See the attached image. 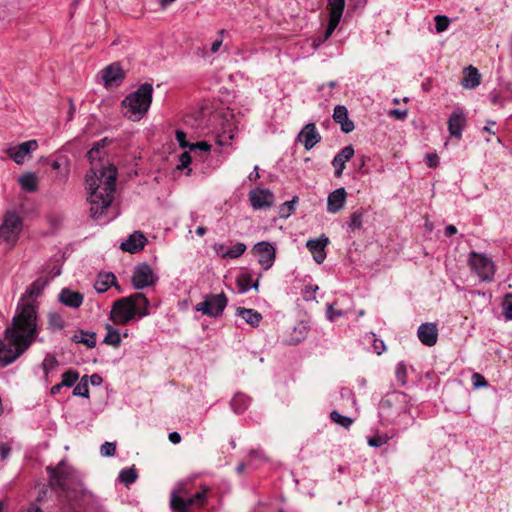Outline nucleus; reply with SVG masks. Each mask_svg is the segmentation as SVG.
<instances>
[{"label":"nucleus","mask_w":512,"mask_h":512,"mask_svg":"<svg viewBox=\"0 0 512 512\" xmlns=\"http://www.w3.org/2000/svg\"><path fill=\"white\" fill-rule=\"evenodd\" d=\"M46 286V281L35 280L30 284L19 301L10 326L0 339V363L4 366L17 360L34 343L39 334L36 306L26 302L27 298H37Z\"/></svg>","instance_id":"nucleus-1"},{"label":"nucleus","mask_w":512,"mask_h":512,"mask_svg":"<svg viewBox=\"0 0 512 512\" xmlns=\"http://www.w3.org/2000/svg\"><path fill=\"white\" fill-rule=\"evenodd\" d=\"M52 489L61 490L62 512H83L94 500V495L84 488L78 472L60 461L57 466H47Z\"/></svg>","instance_id":"nucleus-2"},{"label":"nucleus","mask_w":512,"mask_h":512,"mask_svg":"<svg viewBox=\"0 0 512 512\" xmlns=\"http://www.w3.org/2000/svg\"><path fill=\"white\" fill-rule=\"evenodd\" d=\"M117 170L114 166L94 165L86 175L89 190L90 216L99 220L114 200Z\"/></svg>","instance_id":"nucleus-3"},{"label":"nucleus","mask_w":512,"mask_h":512,"mask_svg":"<svg viewBox=\"0 0 512 512\" xmlns=\"http://www.w3.org/2000/svg\"><path fill=\"white\" fill-rule=\"evenodd\" d=\"M149 301L143 293L137 292L117 299L112 306L111 319L115 324L125 325L135 316L149 315Z\"/></svg>","instance_id":"nucleus-4"},{"label":"nucleus","mask_w":512,"mask_h":512,"mask_svg":"<svg viewBox=\"0 0 512 512\" xmlns=\"http://www.w3.org/2000/svg\"><path fill=\"white\" fill-rule=\"evenodd\" d=\"M153 99V85L145 82L122 100L123 113L132 121L141 120L148 112Z\"/></svg>","instance_id":"nucleus-5"},{"label":"nucleus","mask_w":512,"mask_h":512,"mask_svg":"<svg viewBox=\"0 0 512 512\" xmlns=\"http://www.w3.org/2000/svg\"><path fill=\"white\" fill-rule=\"evenodd\" d=\"M411 398L402 391L386 393L378 407V414L382 421L396 423L403 415L410 414Z\"/></svg>","instance_id":"nucleus-6"},{"label":"nucleus","mask_w":512,"mask_h":512,"mask_svg":"<svg viewBox=\"0 0 512 512\" xmlns=\"http://www.w3.org/2000/svg\"><path fill=\"white\" fill-rule=\"evenodd\" d=\"M209 487L202 486L201 490L192 496H188V492L184 487L172 490L170 494V508L172 512H191V508L201 509L204 507Z\"/></svg>","instance_id":"nucleus-7"},{"label":"nucleus","mask_w":512,"mask_h":512,"mask_svg":"<svg viewBox=\"0 0 512 512\" xmlns=\"http://www.w3.org/2000/svg\"><path fill=\"white\" fill-rule=\"evenodd\" d=\"M22 229V217L13 210L7 211L0 225V243H5L9 248H13L19 240Z\"/></svg>","instance_id":"nucleus-8"},{"label":"nucleus","mask_w":512,"mask_h":512,"mask_svg":"<svg viewBox=\"0 0 512 512\" xmlns=\"http://www.w3.org/2000/svg\"><path fill=\"white\" fill-rule=\"evenodd\" d=\"M227 303L228 299L223 292L220 294H206L203 296V301L197 303L194 308L203 315L217 318L222 315Z\"/></svg>","instance_id":"nucleus-9"},{"label":"nucleus","mask_w":512,"mask_h":512,"mask_svg":"<svg viewBox=\"0 0 512 512\" xmlns=\"http://www.w3.org/2000/svg\"><path fill=\"white\" fill-rule=\"evenodd\" d=\"M468 263L481 281L491 282L494 279L495 266L492 259L485 254L472 251L469 253Z\"/></svg>","instance_id":"nucleus-10"},{"label":"nucleus","mask_w":512,"mask_h":512,"mask_svg":"<svg viewBox=\"0 0 512 512\" xmlns=\"http://www.w3.org/2000/svg\"><path fill=\"white\" fill-rule=\"evenodd\" d=\"M157 281L153 269L147 263L137 265L132 275V285L136 290H142L152 286Z\"/></svg>","instance_id":"nucleus-11"},{"label":"nucleus","mask_w":512,"mask_h":512,"mask_svg":"<svg viewBox=\"0 0 512 512\" xmlns=\"http://www.w3.org/2000/svg\"><path fill=\"white\" fill-rule=\"evenodd\" d=\"M101 79L105 88H117L125 79V72L118 62H114L100 71Z\"/></svg>","instance_id":"nucleus-12"},{"label":"nucleus","mask_w":512,"mask_h":512,"mask_svg":"<svg viewBox=\"0 0 512 512\" xmlns=\"http://www.w3.org/2000/svg\"><path fill=\"white\" fill-rule=\"evenodd\" d=\"M253 252L258 256V262L264 270L270 269L276 258L275 247L266 241L258 242L253 247Z\"/></svg>","instance_id":"nucleus-13"},{"label":"nucleus","mask_w":512,"mask_h":512,"mask_svg":"<svg viewBox=\"0 0 512 512\" xmlns=\"http://www.w3.org/2000/svg\"><path fill=\"white\" fill-rule=\"evenodd\" d=\"M38 148L36 140H29L17 146L6 149V154L18 165H21L30 157L32 151Z\"/></svg>","instance_id":"nucleus-14"},{"label":"nucleus","mask_w":512,"mask_h":512,"mask_svg":"<svg viewBox=\"0 0 512 512\" xmlns=\"http://www.w3.org/2000/svg\"><path fill=\"white\" fill-rule=\"evenodd\" d=\"M321 139L315 123L306 124L297 135V141L302 143L307 151L316 146Z\"/></svg>","instance_id":"nucleus-15"},{"label":"nucleus","mask_w":512,"mask_h":512,"mask_svg":"<svg viewBox=\"0 0 512 512\" xmlns=\"http://www.w3.org/2000/svg\"><path fill=\"white\" fill-rule=\"evenodd\" d=\"M248 196L255 210L271 207L274 202V195L269 189L256 188L251 190Z\"/></svg>","instance_id":"nucleus-16"},{"label":"nucleus","mask_w":512,"mask_h":512,"mask_svg":"<svg viewBox=\"0 0 512 512\" xmlns=\"http://www.w3.org/2000/svg\"><path fill=\"white\" fill-rule=\"evenodd\" d=\"M329 244V239L322 235L318 239H309L306 243L307 249L311 252L316 263L321 264L326 258L325 247Z\"/></svg>","instance_id":"nucleus-17"},{"label":"nucleus","mask_w":512,"mask_h":512,"mask_svg":"<svg viewBox=\"0 0 512 512\" xmlns=\"http://www.w3.org/2000/svg\"><path fill=\"white\" fill-rule=\"evenodd\" d=\"M417 336L426 346H434L438 340V328L435 323H423L418 327Z\"/></svg>","instance_id":"nucleus-18"},{"label":"nucleus","mask_w":512,"mask_h":512,"mask_svg":"<svg viewBox=\"0 0 512 512\" xmlns=\"http://www.w3.org/2000/svg\"><path fill=\"white\" fill-rule=\"evenodd\" d=\"M147 243V238L140 231L132 233L128 239L121 243L120 248L131 254L141 251Z\"/></svg>","instance_id":"nucleus-19"},{"label":"nucleus","mask_w":512,"mask_h":512,"mask_svg":"<svg viewBox=\"0 0 512 512\" xmlns=\"http://www.w3.org/2000/svg\"><path fill=\"white\" fill-rule=\"evenodd\" d=\"M334 121L340 125L341 131L345 134L352 132L355 128L354 123L348 116V110L343 105H337L333 112Z\"/></svg>","instance_id":"nucleus-20"},{"label":"nucleus","mask_w":512,"mask_h":512,"mask_svg":"<svg viewBox=\"0 0 512 512\" xmlns=\"http://www.w3.org/2000/svg\"><path fill=\"white\" fill-rule=\"evenodd\" d=\"M58 300L65 306L70 308H79L84 300L83 294L78 291L71 290L70 288H63L59 295Z\"/></svg>","instance_id":"nucleus-21"},{"label":"nucleus","mask_w":512,"mask_h":512,"mask_svg":"<svg viewBox=\"0 0 512 512\" xmlns=\"http://www.w3.org/2000/svg\"><path fill=\"white\" fill-rule=\"evenodd\" d=\"M346 197L347 193L343 187L330 193L327 198V211L333 214L339 212L345 204Z\"/></svg>","instance_id":"nucleus-22"},{"label":"nucleus","mask_w":512,"mask_h":512,"mask_svg":"<svg viewBox=\"0 0 512 512\" xmlns=\"http://www.w3.org/2000/svg\"><path fill=\"white\" fill-rule=\"evenodd\" d=\"M465 123L466 118L463 112L454 111L448 119V130L450 135L460 139Z\"/></svg>","instance_id":"nucleus-23"},{"label":"nucleus","mask_w":512,"mask_h":512,"mask_svg":"<svg viewBox=\"0 0 512 512\" xmlns=\"http://www.w3.org/2000/svg\"><path fill=\"white\" fill-rule=\"evenodd\" d=\"M111 286H115L120 291V287L117 286L116 276L112 272L99 273L94 284L95 290L98 293H104Z\"/></svg>","instance_id":"nucleus-24"},{"label":"nucleus","mask_w":512,"mask_h":512,"mask_svg":"<svg viewBox=\"0 0 512 512\" xmlns=\"http://www.w3.org/2000/svg\"><path fill=\"white\" fill-rule=\"evenodd\" d=\"M236 315L240 316L247 324L252 327H258L262 320V315L258 311L244 307H238L236 310Z\"/></svg>","instance_id":"nucleus-25"},{"label":"nucleus","mask_w":512,"mask_h":512,"mask_svg":"<svg viewBox=\"0 0 512 512\" xmlns=\"http://www.w3.org/2000/svg\"><path fill=\"white\" fill-rule=\"evenodd\" d=\"M462 86L468 89H475L480 84V74L478 70L469 66L465 70L464 77L462 79Z\"/></svg>","instance_id":"nucleus-26"},{"label":"nucleus","mask_w":512,"mask_h":512,"mask_svg":"<svg viewBox=\"0 0 512 512\" xmlns=\"http://www.w3.org/2000/svg\"><path fill=\"white\" fill-rule=\"evenodd\" d=\"M19 184L26 192H35L38 188L37 177L34 173L27 172L19 177Z\"/></svg>","instance_id":"nucleus-27"},{"label":"nucleus","mask_w":512,"mask_h":512,"mask_svg":"<svg viewBox=\"0 0 512 512\" xmlns=\"http://www.w3.org/2000/svg\"><path fill=\"white\" fill-rule=\"evenodd\" d=\"M249 404V397L243 393L235 394L230 402L231 408L236 414L243 413L248 408Z\"/></svg>","instance_id":"nucleus-28"},{"label":"nucleus","mask_w":512,"mask_h":512,"mask_svg":"<svg viewBox=\"0 0 512 512\" xmlns=\"http://www.w3.org/2000/svg\"><path fill=\"white\" fill-rule=\"evenodd\" d=\"M73 342L85 344L88 348H94L96 345V333L80 330L72 337Z\"/></svg>","instance_id":"nucleus-29"},{"label":"nucleus","mask_w":512,"mask_h":512,"mask_svg":"<svg viewBox=\"0 0 512 512\" xmlns=\"http://www.w3.org/2000/svg\"><path fill=\"white\" fill-rule=\"evenodd\" d=\"M107 333L103 339V342L113 347H119L121 343V336L119 331L110 324L105 326Z\"/></svg>","instance_id":"nucleus-30"},{"label":"nucleus","mask_w":512,"mask_h":512,"mask_svg":"<svg viewBox=\"0 0 512 512\" xmlns=\"http://www.w3.org/2000/svg\"><path fill=\"white\" fill-rule=\"evenodd\" d=\"M59 366V362L53 354H47L42 362V370L44 372V379L49 381V373L54 371Z\"/></svg>","instance_id":"nucleus-31"},{"label":"nucleus","mask_w":512,"mask_h":512,"mask_svg":"<svg viewBox=\"0 0 512 512\" xmlns=\"http://www.w3.org/2000/svg\"><path fill=\"white\" fill-rule=\"evenodd\" d=\"M246 251V245L242 242H237L231 248L227 249L221 254V257L226 259H236Z\"/></svg>","instance_id":"nucleus-32"},{"label":"nucleus","mask_w":512,"mask_h":512,"mask_svg":"<svg viewBox=\"0 0 512 512\" xmlns=\"http://www.w3.org/2000/svg\"><path fill=\"white\" fill-rule=\"evenodd\" d=\"M138 478V474L134 467L124 468L119 473V480L126 486L133 484Z\"/></svg>","instance_id":"nucleus-33"},{"label":"nucleus","mask_w":512,"mask_h":512,"mask_svg":"<svg viewBox=\"0 0 512 512\" xmlns=\"http://www.w3.org/2000/svg\"><path fill=\"white\" fill-rule=\"evenodd\" d=\"M298 202V197L294 196L292 200L286 201L279 207V217L283 219H287L295 210V205Z\"/></svg>","instance_id":"nucleus-34"},{"label":"nucleus","mask_w":512,"mask_h":512,"mask_svg":"<svg viewBox=\"0 0 512 512\" xmlns=\"http://www.w3.org/2000/svg\"><path fill=\"white\" fill-rule=\"evenodd\" d=\"M330 7V17L341 19L344 8L345 0H328Z\"/></svg>","instance_id":"nucleus-35"},{"label":"nucleus","mask_w":512,"mask_h":512,"mask_svg":"<svg viewBox=\"0 0 512 512\" xmlns=\"http://www.w3.org/2000/svg\"><path fill=\"white\" fill-rule=\"evenodd\" d=\"M330 419L334 423H336V424H338V425H340V426H342V427H344L346 429H348L353 424V422H354L353 418L348 417V416H344V415L340 414L336 410H333L330 413Z\"/></svg>","instance_id":"nucleus-36"},{"label":"nucleus","mask_w":512,"mask_h":512,"mask_svg":"<svg viewBox=\"0 0 512 512\" xmlns=\"http://www.w3.org/2000/svg\"><path fill=\"white\" fill-rule=\"evenodd\" d=\"M340 20L341 19H339V18L329 17L328 26H327L325 32L323 33V35L321 36V38L319 39V42L317 44H315L316 47L319 46L320 44L324 43L326 40H328L331 37V35L335 31V29L337 28Z\"/></svg>","instance_id":"nucleus-37"},{"label":"nucleus","mask_w":512,"mask_h":512,"mask_svg":"<svg viewBox=\"0 0 512 512\" xmlns=\"http://www.w3.org/2000/svg\"><path fill=\"white\" fill-rule=\"evenodd\" d=\"M73 395L83 398L89 397L88 376L82 377L80 382L75 385Z\"/></svg>","instance_id":"nucleus-38"},{"label":"nucleus","mask_w":512,"mask_h":512,"mask_svg":"<svg viewBox=\"0 0 512 512\" xmlns=\"http://www.w3.org/2000/svg\"><path fill=\"white\" fill-rule=\"evenodd\" d=\"M48 326L52 331L61 330L64 327L62 316L56 312H50L48 314Z\"/></svg>","instance_id":"nucleus-39"},{"label":"nucleus","mask_w":512,"mask_h":512,"mask_svg":"<svg viewBox=\"0 0 512 512\" xmlns=\"http://www.w3.org/2000/svg\"><path fill=\"white\" fill-rule=\"evenodd\" d=\"M79 379V373L76 370L69 369L62 374V385L64 387H73Z\"/></svg>","instance_id":"nucleus-40"},{"label":"nucleus","mask_w":512,"mask_h":512,"mask_svg":"<svg viewBox=\"0 0 512 512\" xmlns=\"http://www.w3.org/2000/svg\"><path fill=\"white\" fill-rule=\"evenodd\" d=\"M237 286L240 293H246L251 288L252 276L248 273L241 274L237 278Z\"/></svg>","instance_id":"nucleus-41"},{"label":"nucleus","mask_w":512,"mask_h":512,"mask_svg":"<svg viewBox=\"0 0 512 512\" xmlns=\"http://www.w3.org/2000/svg\"><path fill=\"white\" fill-rule=\"evenodd\" d=\"M363 211L358 210L351 214L348 227L351 231L358 230L362 227Z\"/></svg>","instance_id":"nucleus-42"},{"label":"nucleus","mask_w":512,"mask_h":512,"mask_svg":"<svg viewBox=\"0 0 512 512\" xmlns=\"http://www.w3.org/2000/svg\"><path fill=\"white\" fill-rule=\"evenodd\" d=\"M396 380L402 385L407 383V366L404 362H399L395 369Z\"/></svg>","instance_id":"nucleus-43"},{"label":"nucleus","mask_w":512,"mask_h":512,"mask_svg":"<svg viewBox=\"0 0 512 512\" xmlns=\"http://www.w3.org/2000/svg\"><path fill=\"white\" fill-rule=\"evenodd\" d=\"M503 315L506 320H512V293H507L502 301Z\"/></svg>","instance_id":"nucleus-44"},{"label":"nucleus","mask_w":512,"mask_h":512,"mask_svg":"<svg viewBox=\"0 0 512 512\" xmlns=\"http://www.w3.org/2000/svg\"><path fill=\"white\" fill-rule=\"evenodd\" d=\"M434 21H435V28L438 33L444 32L450 24L449 18L445 15L435 16Z\"/></svg>","instance_id":"nucleus-45"},{"label":"nucleus","mask_w":512,"mask_h":512,"mask_svg":"<svg viewBox=\"0 0 512 512\" xmlns=\"http://www.w3.org/2000/svg\"><path fill=\"white\" fill-rule=\"evenodd\" d=\"M116 453V443L115 442H105L100 447V454L103 457H112Z\"/></svg>","instance_id":"nucleus-46"},{"label":"nucleus","mask_w":512,"mask_h":512,"mask_svg":"<svg viewBox=\"0 0 512 512\" xmlns=\"http://www.w3.org/2000/svg\"><path fill=\"white\" fill-rule=\"evenodd\" d=\"M345 163L340 156H335L332 160V165L335 168L334 175L339 178L343 174V170L345 169Z\"/></svg>","instance_id":"nucleus-47"},{"label":"nucleus","mask_w":512,"mask_h":512,"mask_svg":"<svg viewBox=\"0 0 512 512\" xmlns=\"http://www.w3.org/2000/svg\"><path fill=\"white\" fill-rule=\"evenodd\" d=\"M471 380L475 388H482L488 386V381L485 379L483 375L479 373H473Z\"/></svg>","instance_id":"nucleus-48"},{"label":"nucleus","mask_w":512,"mask_h":512,"mask_svg":"<svg viewBox=\"0 0 512 512\" xmlns=\"http://www.w3.org/2000/svg\"><path fill=\"white\" fill-rule=\"evenodd\" d=\"M373 338V349L377 355H381L385 350L386 346L383 340L376 338L374 333H371Z\"/></svg>","instance_id":"nucleus-49"},{"label":"nucleus","mask_w":512,"mask_h":512,"mask_svg":"<svg viewBox=\"0 0 512 512\" xmlns=\"http://www.w3.org/2000/svg\"><path fill=\"white\" fill-rule=\"evenodd\" d=\"M336 156H340L344 162L349 161L354 156L353 146H345Z\"/></svg>","instance_id":"nucleus-50"},{"label":"nucleus","mask_w":512,"mask_h":512,"mask_svg":"<svg viewBox=\"0 0 512 512\" xmlns=\"http://www.w3.org/2000/svg\"><path fill=\"white\" fill-rule=\"evenodd\" d=\"M342 310H335L332 304L327 306L326 316L330 321H334L337 318L343 316Z\"/></svg>","instance_id":"nucleus-51"},{"label":"nucleus","mask_w":512,"mask_h":512,"mask_svg":"<svg viewBox=\"0 0 512 512\" xmlns=\"http://www.w3.org/2000/svg\"><path fill=\"white\" fill-rule=\"evenodd\" d=\"M387 443V437L386 436H374L368 439V444L371 447H381L384 444Z\"/></svg>","instance_id":"nucleus-52"},{"label":"nucleus","mask_w":512,"mask_h":512,"mask_svg":"<svg viewBox=\"0 0 512 512\" xmlns=\"http://www.w3.org/2000/svg\"><path fill=\"white\" fill-rule=\"evenodd\" d=\"M210 149H211V145L205 141H199V142L193 143L189 146L190 151L200 150L203 152H209Z\"/></svg>","instance_id":"nucleus-53"},{"label":"nucleus","mask_w":512,"mask_h":512,"mask_svg":"<svg viewBox=\"0 0 512 512\" xmlns=\"http://www.w3.org/2000/svg\"><path fill=\"white\" fill-rule=\"evenodd\" d=\"M318 290L317 285H307L304 288V299L306 301L315 299V293Z\"/></svg>","instance_id":"nucleus-54"},{"label":"nucleus","mask_w":512,"mask_h":512,"mask_svg":"<svg viewBox=\"0 0 512 512\" xmlns=\"http://www.w3.org/2000/svg\"><path fill=\"white\" fill-rule=\"evenodd\" d=\"M179 162L180 164L177 166L178 169H184L189 166L191 163V156L189 152H184L179 156Z\"/></svg>","instance_id":"nucleus-55"},{"label":"nucleus","mask_w":512,"mask_h":512,"mask_svg":"<svg viewBox=\"0 0 512 512\" xmlns=\"http://www.w3.org/2000/svg\"><path fill=\"white\" fill-rule=\"evenodd\" d=\"M176 140L181 148H189L191 145V143L186 140V133L181 130L176 131Z\"/></svg>","instance_id":"nucleus-56"},{"label":"nucleus","mask_w":512,"mask_h":512,"mask_svg":"<svg viewBox=\"0 0 512 512\" xmlns=\"http://www.w3.org/2000/svg\"><path fill=\"white\" fill-rule=\"evenodd\" d=\"M489 100L493 105L503 106V98L495 90L489 94Z\"/></svg>","instance_id":"nucleus-57"},{"label":"nucleus","mask_w":512,"mask_h":512,"mask_svg":"<svg viewBox=\"0 0 512 512\" xmlns=\"http://www.w3.org/2000/svg\"><path fill=\"white\" fill-rule=\"evenodd\" d=\"M224 32H225L224 30H220V31L218 32V34H219V38H218V39H216V40L212 43V45H211V52H212V53H216V52L220 49V47H221V45H222V43H223V38H222V37H223Z\"/></svg>","instance_id":"nucleus-58"},{"label":"nucleus","mask_w":512,"mask_h":512,"mask_svg":"<svg viewBox=\"0 0 512 512\" xmlns=\"http://www.w3.org/2000/svg\"><path fill=\"white\" fill-rule=\"evenodd\" d=\"M11 452V447L7 443L0 444V459L6 460Z\"/></svg>","instance_id":"nucleus-59"},{"label":"nucleus","mask_w":512,"mask_h":512,"mask_svg":"<svg viewBox=\"0 0 512 512\" xmlns=\"http://www.w3.org/2000/svg\"><path fill=\"white\" fill-rule=\"evenodd\" d=\"M88 159L90 160L91 164L93 165V161L96 158L100 157V154L98 153V147L92 146V148L87 153Z\"/></svg>","instance_id":"nucleus-60"},{"label":"nucleus","mask_w":512,"mask_h":512,"mask_svg":"<svg viewBox=\"0 0 512 512\" xmlns=\"http://www.w3.org/2000/svg\"><path fill=\"white\" fill-rule=\"evenodd\" d=\"M389 115L395 116L397 119H404L407 116V110L392 109Z\"/></svg>","instance_id":"nucleus-61"},{"label":"nucleus","mask_w":512,"mask_h":512,"mask_svg":"<svg viewBox=\"0 0 512 512\" xmlns=\"http://www.w3.org/2000/svg\"><path fill=\"white\" fill-rule=\"evenodd\" d=\"M89 381H90V383H91L93 386H99V385H101V383H102V381H103V380H102V377H101L99 374L94 373V374H92V375L89 377Z\"/></svg>","instance_id":"nucleus-62"},{"label":"nucleus","mask_w":512,"mask_h":512,"mask_svg":"<svg viewBox=\"0 0 512 512\" xmlns=\"http://www.w3.org/2000/svg\"><path fill=\"white\" fill-rule=\"evenodd\" d=\"M427 161L430 167H435L438 164V157L435 154H428Z\"/></svg>","instance_id":"nucleus-63"},{"label":"nucleus","mask_w":512,"mask_h":512,"mask_svg":"<svg viewBox=\"0 0 512 512\" xmlns=\"http://www.w3.org/2000/svg\"><path fill=\"white\" fill-rule=\"evenodd\" d=\"M457 233V228L454 225H448L445 227L444 234L446 237H451Z\"/></svg>","instance_id":"nucleus-64"}]
</instances>
